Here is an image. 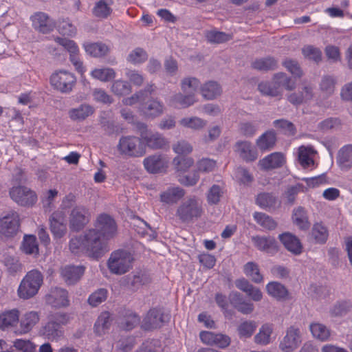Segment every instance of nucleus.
Wrapping results in <instances>:
<instances>
[{"instance_id": "4d7b16f0", "label": "nucleus", "mask_w": 352, "mask_h": 352, "mask_svg": "<svg viewBox=\"0 0 352 352\" xmlns=\"http://www.w3.org/2000/svg\"><path fill=\"white\" fill-rule=\"evenodd\" d=\"M69 248L75 255L85 253V243H84V234L79 236L72 238L69 241Z\"/></svg>"}, {"instance_id": "69168bd1", "label": "nucleus", "mask_w": 352, "mask_h": 352, "mask_svg": "<svg viewBox=\"0 0 352 352\" xmlns=\"http://www.w3.org/2000/svg\"><path fill=\"white\" fill-rule=\"evenodd\" d=\"M257 129L258 126L252 122L245 121L239 124V133L246 138H252L256 134Z\"/></svg>"}, {"instance_id": "7c9ffc66", "label": "nucleus", "mask_w": 352, "mask_h": 352, "mask_svg": "<svg viewBox=\"0 0 352 352\" xmlns=\"http://www.w3.org/2000/svg\"><path fill=\"white\" fill-rule=\"evenodd\" d=\"M200 92L206 100H214L222 93L221 85L214 80L206 82L200 87Z\"/></svg>"}, {"instance_id": "4c0bfd02", "label": "nucleus", "mask_w": 352, "mask_h": 352, "mask_svg": "<svg viewBox=\"0 0 352 352\" xmlns=\"http://www.w3.org/2000/svg\"><path fill=\"white\" fill-rule=\"evenodd\" d=\"M256 204L263 209L276 208L278 199L272 192L258 193L255 199Z\"/></svg>"}, {"instance_id": "bf43d9fd", "label": "nucleus", "mask_w": 352, "mask_h": 352, "mask_svg": "<svg viewBox=\"0 0 352 352\" xmlns=\"http://www.w3.org/2000/svg\"><path fill=\"white\" fill-rule=\"evenodd\" d=\"M111 12L112 9L104 0L96 2L93 8L94 15L98 18L107 19Z\"/></svg>"}, {"instance_id": "a211bd4d", "label": "nucleus", "mask_w": 352, "mask_h": 352, "mask_svg": "<svg viewBox=\"0 0 352 352\" xmlns=\"http://www.w3.org/2000/svg\"><path fill=\"white\" fill-rule=\"evenodd\" d=\"M140 322V317L133 311L123 309L119 313L118 326L125 331H131Z\"/></svg>"}, {"instance_id": "2f4dec72", "label": "nucleus", "mask_w": 352, "mask_h": 352, "mask_svg": "<svg viewBox=\"0 0 352 352\" xmlns=\"http://www.w3.org/2000/svg\"><path fill=\"white\" fill-rule=\"evenodd\" d=\"M112 322L113 319L109 311L102 312L94 324V333L99 336L104 335L109 330Z\"/></svg>"}, {"instance_id": "9b49d317", "label": "nucleus", "mask_w": 352, "mask_h": 352, "mask_svg": "<svg viewBox=\"0 0 352 352\" xmlns=\"http://www.w3.org/2000/svg\"><path fill=\"white\" fill-rule=\"evenodd\" d=\"M10 198L18 205L24 207H30L37 201L36 192L30 188L18 185L10 189Z\"/></svg>"}, {"instance_id": "ea45409f", "label": "nucleus", "mask_w": 352, "mask_h": 352, "mask_svg": "<svg viewBox=\"0 0 352 352\" xmlns=\"http://www.w3.org/2000/svg\"><path fill=\"white\" fill-rule=\"evenodd\" d=\"M311 236L316 243L322 245L328 239L329 230L323 223H316L312 227Z\"/></svg>"}, {"instance_id": "6e6d98bb", "label": "nucleus", "mask_w": 352, "mask_h": 352, "mask_svg": "<svg viewBox=\"0 0 352 352\" xmlns=\"http://www.w3.org/2000/svg\"><path fill=\"white\" fill-rule=\"evenodd\" d=\"M256 323L254 321L246 320L238 327V333L240 338H250L256 329Z\"/></svg>"}, {"instance_id": "774afa93", "label": "nucleus", "mask_w": 352, "mask_h": 352, "mask_svg": "<svg viewBox=\"0 0 352 352\" xmlns=\"http://www.w3.org/2000/svg\"><path fill=\"white\" fill-rule=\"evenodd\" d=\"M111 91L118 96L129 94L131 91V87L127 81L118 80L113 82Z\"/></svg>"}, {"instance_id": "e2e57ef3", "label": "nucleus", "mask_w": 352, "mask_h": 352, "mask_svg": "<svg viewBox=\"0 0 352 352\" xmlns=\"http://www.w3.org/2000/svg\"><path fill=\"white\" fill-rule=\"evenodd\" d=\"M147 58L146 52L141 47H137L130 52L126 60L133 64H140L146 61Z\"/></svg>"}, {"instance_id": "0e129e2a", "label": "nucleus", "mask_w": 352, "mask_h": 352, "mask_svg": "<svg viewBox=\"0 0 352 352\" xmlns=\"http://www.w3.org/2000/svg\"><path fill=\"white\" fill-rule=\"evenodd\" d=\"M179 123L183 126L195 130L201 129L206 124L205 120L198 117L184 118L180 120Z\"/></svg>"}, {"instance_id": "c85d7f7f", "label": "nucleus", "mask_w": 352, "mask_h": 352, "mask_svg": "<svg viewBox=\"0 0 352 352\" xmlns=\"http://www.w3.org/2000/svg\"><path fill=\"white\" fill-rule=\"evenodd\" d=\"M164 109V104L157 99H151L145 102L142 111L146 118H154L163 113Z\"/></svg>"}, {"instance_id": "cd10ccee", "label": "nucleus", "mask_w": 352, "mask_h": 352, "mask_svg": "<svg viewBox=\"0 0 352 352\" xmlns=\"http://www.w3.org/2000/svg\"><path fill=\"white\" fill-rule=\"evenodd\" d=\"M276 133L274 130H268L263 133L256 141L258 148L262 152L272 150L276 143Z\"/></svg>"}, {"instance_id": "7ed1b4c3", "label": "nucleus", "mask_w": 352, "mask_h": 352, "mask_svg": "<svg viewBox=\"0 0 352 352\" xmlns=\"http://www.w3.org/2000/svg\"><path fill=\"white\" fill-rule=\"evenodd\" d=\"M84 243L85 253L92 258H100L109 251L107 241L95 230L89 229L84 232Z\"/></svg>"}, {"instance_id": "dca6fc26", "label": "nucleus", "mask_w": 352, "mask_h": 352, "mask_svg": "<svg viewBox=\"0 0 352 352\" xmlns=\"http://www.w3.org/2000/svg\"><path fill=\"white\" fill-rule=\"evenodd\" d=\"M45 299L47 305L55 308L65 307L69 304L67 291L60 287L52 288Z\"/></svg>"}, {"instance_id": "37998d69", "label": "nucleus", "mask_w": 352, "mask_h": 352, "mask_svg": "<svg viewBox=\"0 0 352 352\" xmlns=\"http://www.w3.org/2000/svg\"><path fill=\"white\" fill-rule=\"evenodd\" d=\"M253 218L259 226L266 230H274L277 227L276 221L265 213L255 212L253 214Z\"/></svg>"}, {"instance_id": "bb28decb", "label": "nucleus", "mask_w": 352, "mask_h": 352, "mask_svg": "<svg viewBox=\"0 0 352 352\" xmlns=\"http://www.w3.org/2000/svg\"><path fill=\"white\" fill-rule=\"evenodd\" d=\"M82 265H68L62 270V276L67 285L76 283L85 273Z\"/></svg>"}, {"instance_id": "8fccbe9b", "label": "nucleus", "mask_w": 352, "mask_h": 352, "mask_svg": "<svg viewBox=\"0 0 352 352\" xmlns=\"http://www.w3.org/2000/svg\"><path fill=\"white\" fill-rule=\"evenodd\" d=\"M244 273L255 283L263 282V277L260 273L258 265L254 262H248L244 265Z\"/></svg>"}, {"instance_id": "338daca9", "label": "nucleus", "mask_w": 352, "mask_h": 352, "mask_svg": "<svg viewBox=\"0 0 352 352\" xmlns=\"http://www.w3.org/2000/svg\"><path fill=\"white\" fill-rule=\"evenodd\" d=\"M283 65L289 72L295 78H300L303 75L302 70L296 60L286 58L283 62Z\"/></svg>"}, {"instance_id": "f03ea898", "label": "nucleus", "mask_w": 352, "mask_h": 352, "mask_svg": "<svg viewBox=\"0 0 352 352\" xmlns=\"http://www.w3.org/2000/svg\"><path fill=\"white\" fill-rule=\"evenodd\" d=\"M43 283V275L38 270H32L27 273L18 288L21 298L29 299L34 296Z\"/></svg>"}, {"instance_id": "ddd939ff", "label": "nucleus", "mask_w": 352, "mask_h": 352, "mask_svg": "<svg viewBox=\"0 0 352 352\" xmlns=\"http://www.w3.org/2000/svg\"><path fill=\"white\" fill-rule=\"evenodd\" d=\"M169 319L170 316L164 314L161 309H151L144 318L142 327L147 331L157 329L167 322Z\"/></svg>"}, {"instance_id": "393cba45", "label": "nucleus", "mask_w": 352, "mask_h": 352, "mask_svg": "<svg viewBox=\"0 0 352 352\" xmlns=\"http://www.w3.org/2000/svg\"><path fill=\"white\" fill-rule=\"evenodd\" d=\"M83 47L87 54L95 58H102L110 52V47L102 42H85Z\"/></svg>"}, {"instance_id": "6ab92c4d", "label": "nucleus", "mask_w": 352, "mask_h": 352, "mask_svg": "<svg viewBox=\"0 0 352 352\" xmlns=\"http://www.w3.org/2000/svg\"><path fill=\"white\" fill-rule=\"evenodd\" d=\"M34 28L43 34L52 32L56 26L54 21L44 12H37L31 16Z\"/></svg>"}, {"instance_id": "b1692460", "label": "nucleus", "mask_w": 352, "mask_h": 352, "mask_svg": "<svg viewBox=\"0 0 352 352\" xmlns=\"http://www.w3.org/2000/svg\"><path fill=\"white\" fill-rule=\"evenodd\" d=\"M285 162V159L281 153H272L259 161L261 168L270 170L280 168Z\"/></svg>"}, {"instance_id": "052dcab7", "label": "nucleus", "mask_w": 352, "mask_h": 352, "mask_svg": "<svg viewBox=\"0 0 352 352\" xmlns=\"http://www.w3.org/2000/svg\"><path fill=\"white\" fill-rule=\"evenodd\" d=\"M223 190L222 187L217 184H213L208 191L207 201L210 205L217 204L223 196Z\"/></svg>"}, {"instance_id": "c756f323", "label": "nucleus", "mask_w": 352, "mask_h": 352, "mask_svg": "<svg viewBox=\"0 0 352 352\" xmlns=\"http://www.w3.org/2000/svg\"><path fill=\"white\" fill-rule=\"evenodd\" d=\"M177 93L170 99V104L176 108H187L193 105L197 100L194 93Z\"/></svg>"}, {"instance_id": "0eeeda50", "label": "nucleus", "mask_w": 352, "mask_h": 352, "mask_svg": "<svg viewBox=\"0 0 352 352\" xmlns=\"http://www.w3.org/2000/svg\"><path fill=\"white\" fill-rule=\"evenodd\" d=\"M20 228V218L17 212L10 210L0 216V234L6 238L14 237Z\"/></svg>"}, {"instance_id": "de8ad7c7", "label": "nucleus", "mask_w": 352, "mask_h": 352, "mask_svg": "<svg viewBox=\"0 0 352 352\" xmlns=\"http://www.w3.org/2000/svg\"><path fill=\"white\" fill-rule=\"evenodd\" d=\"M309 329L312 336L321 341L327 340L330 336L329 329L321 323L314 322L310 324Z\"/></svg>"}, {"instance_id": "423d86ee", "label": "nucleus", "mask_w": 352, "mask_h": 352, "mask_svg": "<svg viewBox=\"0 0 352 352\" xmlns=\"http://www.w3.org/2000/svg\"><path fill=\"white\" fill-rule=\"evenodd\" d=\"M132 255L125 250H117L111 253L108 260V267L115 274H123L131 267Z\"/></svg>"}, {"instance_id": "a19ab883", "label": "nucleus", "mask_w": 352, "mask_h": 352, "mask_svg": "<svg viewBox=\"0 0 352 352\" xmlns=\"http://www.w3.org/2000/svg\"><path fill=\"white\" fill-rule=\"evenodd\" d=\"M277 66V60L271 56L256 59L252 63V68L261 72L275 70Z\"/></svg>"}, {"instance_id": "680f3d73", "label": "nucleus", "mask_w": 352, "mask_h": 352, "mask_svg": "<svg viewBox=\"0 0 352 352\" xmlns=\"http://www.w3.org/2000/svg\"><path fill=\"white\" fill-rule=\"evenodd\" d=\"M302 53L305 58L318 63L322 60V52L318 47L313 45H306L302 49Z\"/></svg>"}, {"instance_id": "9d476101", "label": "nucleus", "mask_w": 352, "mask_h": 352, "mask_svg": "<svg viewBox=\"0 0 352 352\" xmlns=\"http://www.w3.org/2000/svg\"><path fill=\"white\" fill-rule=\"evenodd\" d=\"M91 214L87 207L76 206L69 214V226L73 232H80L89 223Z\"/></svg>"}, {"instance_id": "c9c22d12", "label": "nucleus", "mask_w": 352, "mask_h": 352, "mask_svg": "<svg viewBox=\"0 0 352 352\" xmlns=\"http://www.w3.org/2000/svg\"><path fill=\"white\" fill-rule=\"evenodd\" d=\"M267 294L273 298L278 300H285L289 294L287 289L283 284L272 281L266 285Z\"/></svg>"}, {"instance_id": "3c124183", "label": "nucleus", "mask_w": 352, "mask_h": 352, "mask_svg": "<svg viewBox=\"0 0 352 352\" xmlns=\"http://www.w3.org/2000/svg\"><path fill=\"white\" fill-rule=\"evenodd\" d=\"M206 38L210 43H223L232 39L231 34L217 30H210L206 32Z\"/></svg>"}, {"instance_id": "39448f33", "label": "nucleus", "mask_w": 352, "mask_h": 352, "mask_svg": "<svg viewBox=\"0 0 352 352\" xmlns=\"http://www.w3.org/2000/svg\"><path fill=\"white\" fill-rule=\"evenodd\" d=\"M117 149L121 155L131 157H141L145 153L142 139L134 135L122 136Z\"/></svg>"}, {"instance_id": "1a4fd4ad", "label": "nucleus", "mask_w": 352, "mask_h": 352, "mask_svg": "<svg viewBox=\"0 0 352 352\" xmlns=\"http://www.w3.org/2000/svg\"><path fill=\"white\" fill-rule=\"evenodd\" d=\"M91 229L95 230L104 239L109 241L116 235L118 226L112 217L103 213L98 216L94 223V228Z\"/></svg>"}, {"instance_id": "f257e3e1", "label": "nucleus", "mask_w": 352, "mask_h": 352, "mask_svg": "<svg viewBox=\"0 0 352 352\" xmlns=\"http://www.w3.org/2000/svg\"><path fill=\"white\" fill-rule=\"evenodd\" d=\"M202 204L195 196L184 199L176 210V217L182 222L188 223L201 217Z\"/></svg>"}, {"instance_id": "c03bdc74", "label": "nucleus", "mask_w": 352, "mask_h": 352, "mask_svg": "<svg viewBox=\"0 0 352 352\" xmlns=\"http://www.w3.org/2000/svg\"><path fill=\"white\" fill-rule=\"evenodd\" d=\"M258 89L263 96L276 97L282 95V92L278 89L275 80L272 82H261L258 85Z\"/></svg>"}, {"instance_id": "4468645a", "label": "nucleus", "mask_w": 352, "mask_h": 352, "mask_svg": "<svg viewBox=\"0 0 352 352\" xmlns=\"http://www.w3.org/2000/svg\"><path fill=\"white\" fill-rule=\"evenodd\" d=\"M142 140L147 146L153 149H160L166 144V140L158 133H153L147 129L146 125L140 124L138 126Z\"/></svg>"}, {"instance_id": "f8f14e48", "label": "nucleus", "mask_w": 352, "mask_h": 352, "mask_svg": "<svg viewBox=\"0 0 352 352\" xmlns=\"http://www.w3.org/2000/svg\"><path fill=\"white\" fill-rule=\"evenodd\" d=\"M302 342L301 332L298 327L290 326L279 343V349L283 352H293Z\"/></svg>"}, {"instance_id": "473e14b6", "label": "nucleus", "mask_w": 352, "mask_h": 352, "mask_svg": "<svg viewBox=\"0 0 352 352\" xmlns=\"http://www.w3.org/2000/svg\"><path fill=\"white\" fill-rule=\"evenodd\" d=\"M337 163L342 170H349L352 167V144L344 146L339 150Z\"/></svg>"}, {"instance_id": "20e7f679", "label": "nucleus", "mask_w": 352, "mask_h": 352, "mask_svg": "<svg viewBox=\"0 0 352 352\" xmlns=\"http://www.w3.org/2000/svg\"><path fill=\"white\" fill-rule=\"evenodd\" d=\"M69 321V316L65 313L52 315L48 322L41 328V333L49 340H57L63 335V325Z\"/></svg>"}, {"instance_id": "79ce46f5", "label": "nucleus", "mask_w": 352, "mask_h": 352, "mask_svg": "<svg viewBox=\"0 0 352 352\" xmlns=\"http://www.w3.org/2000/svg\"><path fill=\"white\" fill-rule=\"evenodd\" d=\"M293 222L302 230H308L310 223L305 209L302 206L294 209L292 214Z\"/></svg>"}, {"instance_id": "49530a36", "label": "nucleus", "mask_w": 352, "mask_h": 352, "mask_svg": "<svg viewBox=\"0 0 352 352\" xmlns=\"http://www.w3.org/2000/svg\"><path fill=\"white\" fill-rule=\"evenodd\" d=\"M145 283L146 277L144 275H128L122 280V284L132 291L137 290Z\"/></svg>"}, {"instance_id": "603ef678", "label": "nucleus", "mask_w": 352, "mask_h": 352, "mask_svg": "<svg viewBox=\"0 0 352 352\" xmlns=\"http://www.w3.org/2000/svg\"><path fill=\"white\" fill-rule=\"evenodd\" d=\"M273 80H275L278 89L280 87H285L287 90L292 91L296 87V82L285 73L278 72L274 75Z\"/></svg>"}, {"instance_id": "a18cd8bd", "label": "nucleus", "mask_w": 352, "mask_h": 352, "mask_svg": "<svg viewBox=\"0 0 352 352\" xmlns=\"http://www.w3.org/2000/svg\"><path fill=\"white\" fill-rule=\"evenodd\" d=\"M351 309L352 302L351 300H341L336 302L329 312L331 316L340 317L345 316Z\"/></svg>"}, {"instance_id": "13d9d810", "label": "nucleus", "mask_w": 352, "mask_h": 352, "mask_svg": "<svg viewBox=\"0 0 352 352\" xmlns=\"http://www.w3.org/2000/svg\"><path fill=\"white\" fill-rule=\"evenodd\" d=\"M91 74L96 79L107 82L115 78L116 72L112 68H102L94 69Z\"/></svg>"}, {"instance_id": "5fc2aeb1", "label": "nucleus", "mask_w": 352, "mask_h": 352, "mask_svg": "<svg viewBox=\"0 0 352 352\" xmlns=\"http://www.w3.org/2000/svg\"><path fill=\"white\" fill-rule=\"evenodd\" d=\"M200 86V81L195 77H186L181 81V89L184 93H194L198 90Z\"/></svg>"}, {"instance_id": "f704fd0d", "label": "nucleus", "mask_w": 352, "mask_h": 352, "mask_svg": "<svg viewBox=\"0 0 352 352\" xmlns=\"http://www.w3.org/2000/svg\"><path fill=\"white\" fill-rule=\"evenodd\" d=\"M19 311L16 309L6 311L0 314V329L5 330L19 322Z\"/></svg>"}, {"instance_id": "58836bf2", "label": "nucleus", "mask_w": 352, "mask_h": 352, "mask_svg": "<svg viewBox=\"0 0 352 352\" xmlns=\"http://www.w3.org/2000/svg\"><path fill=\"white\" fill-rule=\"evenodd\" d=\"M21 250L25 254L36 257L39 254L36 237L32 234H25L21 243Z\"/></svg>"}, {"instance_id": "aec40b11", "label": "nucleus", "mask_w": 352, "mask_h": 352, "mask_svg": "<svg viewBox=\"0 0 352 352\" xmlns=\"http://www.w3.org/2000/svg\"><path fill=\"white\" fill-rule=\"evenodd\" d=\"M229 301L234 309L243 314H250L254 311V304L246 300L243 296L238 292L230 293Z\"/></svg>"}, {"instance_id": "72a5a7b5", "label": "nucleus", "mask_w": 352, "mask_h": 352, "mask_svg": "<svg viewBox=\"0 0 352 352\" xmlns=\"http://www.w3.org/2000/svg\"><path fill=\"white\" fill-rule=\"evenodd\" d=\"M184 195V190L179 187L168 188L160 195V200L167 204H173L180 200Z\"/></svg>"}, {"instance_id": "e433bc0d", "label": "nucleus", "mask_w": 352, "mask_h": 352, "mask_svg": "<svg viewBox=\"0 0 352 352\" xmlns=\"http://www.w3.org/2000/svg\"><path fill=\"white\" fill-rule=\"evenodd\" d=\"M95 111L94 108L88 104H82L76 108L69 110V118L73 120H84L91 116Z\"/></svg>"}, {"instance_id": "6e6552de", "label": "nucleus", "mask_w": 352, "mask_h": 352, "mask_svg": "<svg viewBox=\"0 0 352 352\" xmlns=\"http://www.w3.org/2000/svg\"><path fill=\"white\" fill-rule=\"evenodd\" d=\"M52 86L62 94H69L76 83L74 74L65 70L54 73L50 77Z\"/></svg>"}, {"instance_id": "412c9836", "label": "nucleus", "mask_w": 352, "mask_h": 352, "mask_svg": "<svg viewBox=\"0 0 352 352\" xmlns=\"http://www.w3.org/2000/svg\"><path fill=\"white\" fill-rule=\"evenodd\" d=\"M50 230L55 238L63 237L67 231L65 215L62 212H53L50 218Z\"/></svg>"}, {"instance_id": "09e8293b", "label": "nucleus", "mask_w": 352, "mask_h": 352, "mask_svg": "<svg viewBox=\"0 0 352 352\" xmlns=\"http://www.w3.org/2000/svg\"><path fill=\"white\" fill-rule=\"evenodd\" d=\"M304 190V186L302 184H296L294 186H288L283 193V199L285 200V203L293 205L295 203L297 195L300 192Z\"/></svg>"}, {"instance_id": "f3484780", "label": "nucleus", "mask_w": 352, "mask_h": 352, "mask_svg": "<svg viewBox=\"0 0 352 352\" xmlns=\"http://www.w3.org/2000/svg\"><path fill=\"white\" fill-rule=\"evenodd\" d=\"M143 164L147 172L155 174L166 169L168 161L163 155L155 154L146 157L143 161Z\"/></svg>"}, {"instance_id": "5701e85b", "label": "nucleus", "mask_w": 352, "mask_h": 352, "mask_svg": "<svg viewBox=\"0 0 352 352\" xmlns=\"http://www.w3.org/2000/svg\"><path fill=\"white\" fill-rule=\"evenodd\" d=\"M278 239L284 247L294 255H299L302 252V245L300 239L294 234L286 232L278 235Z\"/></svg>"}, {"instance_id": "4be33fe9", "label": "nucleus", "mask_w": 352, "mask_h": 352, "mask_svg": "<svg viewBox=\"0 0 352 352\" xmlns=\"http://www.w3.org/2000/svg\"><path fill=\"white\" fill-rule=\"evenodd\" d=\"M234 147L235 151L240 157L247 162H254L258 157L256 149L249 141H238L236 142Z\"/></svg>"}, {"instance_id": "864d4df0", "label": "nucleus", "mask_w": 352, "mask_h": 352, "mask_svg": "<svg viewBox=\"0 0 352 352\" xmlns=\"http://www.w3.org/2000/svg\"><path fill=\"white\" fill-rule=\"evenodd\" d=\"M272 327L268 324H263L259 329L258 333L254 336V341L256 344L267 345L270 342V336L272 333Z\"/></svg>"}, {"instance_id": "a878e982", "label": "nucleus", "mask_w": 352, "mask_h": 352, "mask_svg": "<svg viewBox=\"0 0 352 352\" xmlns=\"http://www.w3.org/2000/svg\"><path fill=\"white\" fill-rule=\"evenodd\" d=\"M40 316L38 312L31 311L25 313L20 321V329L16 331L18 334H24L30 332L38 322Z\"/></svg>"}, {"instance_id": "2eb2a0df", "label": "nucleus", "mask_w": 352, "mask_h": 352, "mask_svg": "<svg viewBox=\"0 0 352 352\" xmlns=\"http://www.w3.org/2000/svg\"><path fill=\"white\" fill-rule=\"evenodd\" d=\"M254 246L259 251L274 255L278 251V242L272 236L256 235L251 237Z\"/></svg>"}]
</instances>
